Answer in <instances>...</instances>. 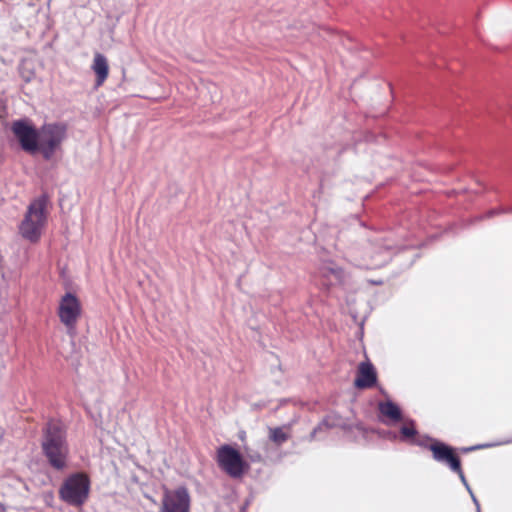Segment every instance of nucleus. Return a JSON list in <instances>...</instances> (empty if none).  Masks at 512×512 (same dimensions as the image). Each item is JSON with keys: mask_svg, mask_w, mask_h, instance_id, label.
I'll return each instance as SVG.
<instances>
[{"mask_svg": "<svg viewBox=\"0 0 512 512\" xmlns=\"http://www.w3.org/2000/svg\"><path fill=\"white\" fill-rule=\"evenodd\" d=\"M381 421L386 425H392L402 420L400 408L392 401L387 400L378 403Z\"/></svg>", "mask_w": 512, "mask_h": 512, "instance_id": "9b49d317", "label": "nucleus"}, {"mask_svg": "<svg viewBox=\"0 0 512 512\" xmlns=\"http://www.w3.org/2000/svg\"><path fill=\"white\" fill-rule=\"evenodd\" d=\"M42 448L52 467L58 470L66 467L69 449L65 432L59 423L50 422L47 425Z\"/></svg>", "mask_w": 512, "mask_h": 512, "instance_id": "f257e3e1", "label": "nucleus"}, {"mask_svg": "<svg viewBox=\"0 0 512 512\" xmlns=\"http://www.w3.org/2000/svg\"><path fill=\"white\" fill-rule=\"evenodd\" d=\"M417 431L414 426V422L410 421L407 425H404L400 429L399 439L401 441L409 442L419 446H424V442L416 438Z\"/></svg>", "mask_w": 512, "mask_h": 512, "instance_id": "4468645a", "label": "nucleus"}, {"mask_svg": "<svg viewBox=\"0 0 512 512\" xmlns=\"http://www.w3.org/2000/svg\"><path fill=\"white\" fill-rule=\"evenodd\" d=\"M217 461L221 468H224V446L218 448Z\"/></svg>", "mask_w": 512, "mask_h": 512, "instance_id": "a211bd4d", "label": "nucleus"}, {"mask_svg": "<svg viewBox=\"0 0 512 512\" xmlns=\"http://www.w3.org/2000/svg\"><path fill=\"white\" fill-rule=\"evenodd\" d=\"M39 148L46 160L53 157L67 137V126L63 123H48L39 129Z\"/></svg>", "mask_w": 512, "mask_h": 512, "instance_id": "20e7f679", "label": "nucleus"}, {"mask_svg": "<svg viewBox=\"0 0 512 512\" xmlns=\"http://www.w3.org/2000/svg\"><path fill=\"white\" fill-rule=\"evenodd\" d=\"M48 214L47 199L45 197L33 200L19 224V234L32 243L38 242L46 226Z\"/></svg>", "mask_w": 512, "mask_h": 512, "instance_id": "f03ea898", "label": "nucleus"}, {"mask_svg": "<svg viewBox=\"0 0 512 512\" xmlns=\"http://www.w3.org/2000/svg\"><path fill=\"white\" fill-rule=\"evenodd\" d=\"M452 471L458 474L461 482L463 483V485L465 486L467 491H470L471 488H470V486H469V484H468V482H467V480L465 478V475H464V473H463V471L461 469V464H459V470H452Z\"/></svg>", "mask_w": 512, "mask_h": 512, "instance_id": "f3484780", "label": "nucleus"}, {"mask_svg": "<svg viewBox=\"0 0 512 512\" xmlns=\"http://www.w3.org/2000/svg\"><path fill=\"white\" fill-rule=\"evenodd\" d=\"M90 487L91 482L87 474L73 473L63 481L59 489V498L71 506L80 507L88 500Z\"/></svg>", "mask_w": 512, "mask_h": 512, "instance_id": "7ed1b4c3", "label": "nucleus"}, {"mask_svg": "<svg viewBox=\"0 0 512 512\" xmlns=\"http://www.w3.org/2000/svg\"><path fill=\"white\" fill-rule=\"evenodd\" d=\"M261 460V456L259 454L251 456V461L258 462Z\"/></svg>", "mask_w": 512, "mask_h": 512, "instance_id": "412c9836", "label": "nucleus"}, {"mask_svg": "<svg viewBox=\"0 0 512 512\" xmlns=\"http://www.w3.org/2000/svg\"><path fill=\"white\" fill-rule=\"evenodd\" d=\"M500 213V211L496 210V209H493V210H490L489 213H488V216L491 217V216H494L496 214Z\"/></svg>", "mask_w": 512, "mask_h": 512, "instance_id": "4be33fe9", "label": "nucleus"}, {"mask_svg": "<svg viewBox=\"0 0 512 512\" xmlns=\"http://www.w3.org/2000/svg\"><path fill=\"white\" fill-rule=\"evenodd\" d=\"M92 70L96 74V86H101L109 74V65L106 57L100 53L94 55Z\"/></svg>", "mask_w": 512, "mask_h": 512, "instance_id": "f8f14e48", "label": "nucleus"}, {"mask_svg": "<svg viewBox=\"0 0 512 512\" xmlns=\"http://www.w3.org/2000/svg\"><path fill=\"white\" fill-rule=\"evenodd\" d=\"M376 381L377 376L373 365L370 362H361L358 366L355 386L359 389H366L374 386Z\"/></svg>", "mask_w": 512, "mask_h": 512, "instance_id": "9d476101", "label": "nucleus"}, {"mask_svg": "<svg viewBox=\"0 0 512 512\" xmlns=\"http://www.w3.org/2000/svg\"><path fill=\"white\" fill-rule=\"evenodd\" d=\"M190 497L183 487L165 490L159 512H189Z\"/></svg>", "mask_w": 512, "mask_h": 512, "instance_id": "0eeeda50", "label": "nucleus"}, {"mask_svg": "<svg viewBox=\"0 0 512 512\" xmlns=\"http://www.w3.org/2000/svg\"><path fill=\"white\" fill-rule=\"evenodd\" d=\"M250 469V464L243 459L240 453L226 445V474L239 479Z\"/></svg>", "mask_w": 512, "mask_h": 512, "instance_id": "6e6552de", "label": "nucleus"}, {"mask_svg": "<svg viewBox=\"0 0 512 512\" xmlns=\"http://www.w3.org/2000/svg\"><path fill=\"white\" fill-rule=\"evenodd\" d=\"M341 426V419L336 415H328L325 419L322 420L319 425L314 428V430L311 433V440L316 438V435L318 432L322 431L323 429L333 428Z\"/></svg>", "mask_w": 512, "mask_h": 512, "instance_id": "2eb2a0df", "label": "nucleus"}, {"mask_svg": "<svg viewBox=\"0 0 512 512\" xmlns=\"http://www.w3.org/2000/svg\"><path fill=\"white\" fill-rule=\"evenodd\" d=\"M429 449L432 451L435 461L445 463L451 470H459L460 460L454 455L450 446L442 442H435L429 445Z\"/></svg>", "mask_w": 512, "mask_h": 512, "instance_id": "1a4fd4ad", "label": "nucleus"}, {"mask_svg": "<svg viewBox=\"0 0 512 512\" xmlns=\"http://www.w3.org/2000/svg\"><path fill=\"white\" fill-rule=\"evenodd\" d=\"M320 271L322 276L327 278L330 285L342 284L345 282V272L333 263L325 264Z\"/></svg>", "mask_w": 512, "mask_h": 512, "instance_id": "ddd939ff", "label": "nucleus"}, {"mask_svg": "<svg viewBox=\"0 0 512 512\" xmlns=\"http://www.w3.org/2000/svg\"><path fill=\"white\" fill-rule=\"evenodd\" d=\"M491 445L489 444H486V445H478V446H474V447H470V448H465L464 451L465 452H468V451H472V450H475V449H480V448H486V447H490Z\"/></svg>", "mask_w": 512, "mask_h": 512, "instance_id": "aec40b11", "label": "nucleus"}, {"mask_svg": "<svg viewBox=\"0 0 512 512\" xmlns=\"http://www.w3.org/2000/svg\"><path fill=\"white\" fill-rule=\"evenodd\" d=\"M12 131L23 150L31 154L38 151L39 130H36L28 121L14 122L12 125Z\"/></svg>", "mask_w": 512, "mask_h": 512, "instance_id": "39448f33", "label": "nucleus"}, {"mask_svg": "<svg viewBox=\"0 0 512 512\" xmlns=\"http://www.w3.org/2000/svg\"><path fill=\"white\" fill-rule=\"evenodd\" d=\"M269 438L277 445H281L289 438L288 434L280 427L271 428L269 430Z\"/></svg>", "mask_w": 512, "mask_h": 512, "instance_id": "dca6fc26", "label": "nucleus"}, {"mask_svg": "<svg viewBox=\"0 0 512 512\" xmlns=\"http://www.w3.org/2000/svg\"><path fill=\"white\" fill-rule=\"evenodd\" d=\"M81 315V304L72 293H66L59 302L58 316L68 328L73 329Z\"/></svg>", "mask_w": 512, "mask_h": 512, "instance_id": "423d86ee", "label": "nucleus"}, {"mask_svg": "<svg viewBox=\"0 0 512 512\" xmlns=\"http://www.w3.org/2000/svg\"><path fill=\"white\" fill-rule=\"evenodd\" d=\"M468 492H469V494H470V496H471V498H472L473 503H474V504H475V506H476L477 512H480V505H479V502H478L477 498H476V497H475V495L473 494L472 490H470V491H468Z\"/></svg>", "mask_w": 512, "mask_h": 512, "instance_id": "6ab92c4d", "label": "nucleus"}]
</instances>
